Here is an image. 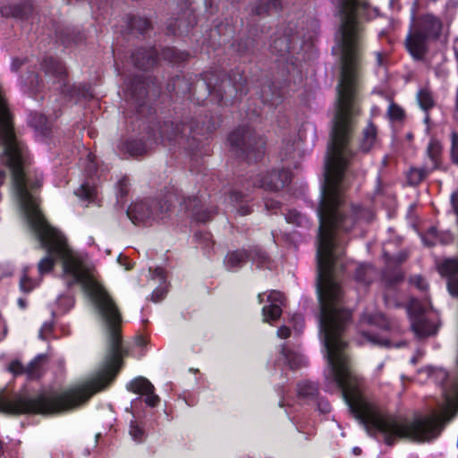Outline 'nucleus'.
<instances>
[{"label": "nucleus", "mask_w": 458, "mask_h": 458, "mask_svg": "<svg viewBox=\"0 0 458 458\" xmlns=\"http://www.w3.org/2000/svg\"><path fill=\"white\" fill-rule=\"evenodd\" d=\"M292 320L295 323L296 331L299 333L301 330L304 324L303 318L301 315H295L293 316Z\"/></svg>", "instance_id": "43"}, {"label": "nucleus", "mask_w": 458, "mask_h": 458, "mask_svg": "<svg viewBox=\"0 0 458 458\" xmlns=\"http://www.w3.org/2000/svg\"><path fill=\"white\" fill-rule=\"evenodd\" d=\"M238 212L242 216H245L250 213V209L248 206H241L240 208L238 209Z\"/></svg>", "instance_id": "48"}, {"label": "nucleus", "mask_w": 458, "mask_h": 458, "mask_svg": "<svg viewBox=\"0 0 458 458\" xmlns=\"http://www.w3.org/2000/svg\"><path fill=\"white\" fill-rule=\"evenodd\" d=\"M402 278H403V276L401 274H396L393 280L388 279V278H386V280H388L390 283H394V282H398V281L402 280Z\"/></svg>", "instance_id": "53"}, {"label": "nucleus", "mask_w": 458, "mask_h": 458, "mask_svg": "<svg viewBox=\"0 0 458 458\" xmlns=\"http://www.w3.org/2000/svg\"><path fill=\"white\" fill-rule=\"evenodd\" d=\"M165 294V290L164 287L157 288L153 291L151 299L155 302L160 301Z\"/></svg>", "instance_id": "38"}, {"label": "nucleus", "mask_w": 458, "mask_h": 458, "mask_svg": "<svg viewBox=\"0 0 458 458\" xmlns=\"http://www.w3.org/2000/svg\"><path fill=\"white\" fill-rule=\"evenodd\" d=\"M293 167H294L295 169H298V168L300 167V162H299V161L295 162V163L293 164Z\"/></svg>", "instance_id": "61"}, {"label": "nucleus", "mask_w": 458, "mask_h": 458, "mask_svg": "<svg viewBox=\"0 0 458 458\" xmlns=\"http://www.w3.org/2000/svg\"><path fill=\"white\" fill-rule=\"evenodd\" d=\"M155 274L160 278V280H164V271L162 268H157L155 270Z\"/></svg>", "instance_id": "51"}, {"label": "nucleus", "mask_w": 458, "mask_h": 458, "mask_svg": "<svg viewBox=\"0 0 458 458\" xmlns=\"http://www.w3.org/2000/svg\"><path fill=\"white\" fill-rule=\"evenodd\" d=\"M411 282L420 290L427 288V284L421 276H416L411 279Z\"/></svg>", "instance_id": "39"}, {"label": "nucleus", "mask_w": 458, "mask_h": 458, "mask_svg": "<svg viewBox=\"0 0 458 458\" xmlns=\"http://www.w3.org/2000/svg\"><path fill=\"white\" fill-rule=\"evenodd\" d=\"M417 99L423 110H428L434 106L432 93L428 89H421L417 94Z\"/></svg>", "instance_id": "26"}, {"label": "nucleus", "mask_w": 458, "mask_h": 458, "mask_svg": "<svg viewBox=\"0 0 458 458\" xmlns=\"http://www.w3.org/2000/svg\"><path fill=\"white\" fill-rule=\"evenodd\" d=\"M377 276V270L369 264L360 265L356 268L355 280L363 285H369Z\"/></svg>", "instance_id": "19"}, {"label": "nucleus", "mask_w": 458, "mask_h": 458, "mask_svg": "<svg viewBox=\"0 0 458 458\" xmlns=\"http://www.w3.org/2000/svg\"><path fill=\"white\" fill-rule=\"evenodd\" d=\"M162 55L165 59L174 63L184 61L187 57V54L180 52L174 48L164 49L162 52Z\"/></svg>", "instance_id": "29"}, {"label": "nucleus", "mask_w": 458, "mask_h": 458, "mask_svg": "<svg viewBox=\"0 0 458 458\" xmlns=\"http://www.w3.org/2000/svg\"><path fill=\"white\" fill-rule=\"evenodd\" d=\"M361 335H362L364 342H368L374 345H378V346H384V347L391 346V344H390L389 340H387V339H385V338H382L377 335H374L372 334L366 333V332L362 333Z\"/></svg>", "instance_id": "31"}, {"label": "nucleus", "mask_w": 458, "mask_h": 458, "mask_svg": "<svg viewBox=\"0 0 458 458\" xmlns=\"http://www.w3.org/2000/svg\"><path fill=\"white\" fill-rule=\"evenodd\" d=\"M442 396L426 417L413 420L384 415L362 393L361 382L356 374H328L327 379L338 389L352 413L369 434L380 435L386 445L400 439L418 442L437 437L458 408V374H441Z\"/></svg>", "instance_id": "1"}, {"label": "nucleus", "mask_w": 458, "mask_h": 458, "mask_svg": "<svg viewBox=\"0 0 458 458\" xmlns=\"http://www.w3.org/2000/svg\"><path fill=\"white\" fill-rule=\"evenodd\" d=\"M306 360L304 357L296 352L288 351V369L297 370L305 367Z\"/></svg>", "instance_id": "28"}, {"label": "nucleus", "mask_w": 458, "mask_h": 458, "mask_svg": "<svg viewBox=\"0 0 458 458\" xmlns=\"http://www.w3.org/2000/svg\"><path fill=\"white\" fill-rule=\"evenodd\" d=\"M423 241L428 246H433L437 242L443 244H446L452 241V236L450 234L440 236L435 228H431L428 230L427 235L423 238Z\"/></svg>", "instance_id": "23"}, {"label": "nucleus", "mask_w": 458, "mask_h": 458, "mask_svg": "<svg viewBox=\"0 0 458 458\" xmlns=\"http://www.w3.org/2000/svg\"><path fill=\"white\" fill-rule=\"evenodd\" d=\"M279 405H280L281 407H283V406H284V401H280V402H279Z\"/></svg>", "instance_id": "63"}, {"label": "nucleus", "mask_w": 458, "mask_h": 458, "mask_svg": "<svg viewBox=\"0 0 458 458\" xmlns=\"http://www.w3.org/2000/svg\"><path fill=\"white\" fill-rule=\"evenodd\" d=\"M385 302H386V304L388 307H391V306H396L397 307V306H399L397 303L391 301L387 295L385 296Z\"/></svg>", "instance_id": "52"}, {"label": "nucleus", "mask_w": 458, "mask_h": 458, "mask_svg": "<svg viewBox=\"0 0 458 458\" xmlns=\"http://www.w3.org/2000/svg\"><path fill=\"white\" fill-rule=\"evenodd\" d=\"M286 173L284 170L272 171L261 176L254 182V185L270 191H278L284 187Z\"/></svg>", "instance_id": "12"}, {"label": "nucleus", "mask_w": 458, "mask_h": 458, "mask_svg": "<svg viewBox=\"0 0 458 458\" xmlns=\"http://www.w3.org/2000/svg\"><path fill=\"white\" fill-rule=\"evenodd\" d=\"M47 361V356L46 354H39L29 363L27 368H24L20 360H14L10 362L8 372H34L35 370L42 369Z\"/></svg>", "instance_id": "16"}, {"label": "nucleus", "mask_w": 458, "mask_h": 458, "mask_svg": "<svg viewBox=\"0 0 458 458\" xmlns=\"http://www.w3.org/2000/svg\"><path fill=\"white\" fill-rule=\"evenodd\" d=\"M88 160H89V164L87 165V172L91 174H93L95 171H96V165H95V160H94V156L92 154H89L88 155Z\"/></svg>", "instance_id": "41"}, {"label": "nucleus", "mask_w": 458, "mask_h": 458, "mask_svg": "<svg viewBox=\"0 0 458 458\" xmlns=\"http://www.w3.org/2000/svg\"><path fill=\"white\" fill-rule=\"evenodd\" d=\"M430 171H433V170L429 169V167L428 165L425 167H422V168L411 169L408 174L409 182L411 184H418L428 175V174Z\"/></svg>", "instance_id": "27"}, {"label": "nucleus", "mask_w": 458, "mask_h": 458, "mask_svg": "<svg viewBox=\"0 0 458 458\" xmlns=\"http://www.w3.org/2000/svg\"><path fill=\"white\" fill-rule=\"evenodd\" d=\"M127 389L135 394L146 395V403L148 405L154 407L159 402L157 395L153 394V385L143 377H137L127 385Z\"/></svg>", "instance_id": "11"}, {"label": "nucleus", "mask_w": 458, "mask_h": 458, "mask_svg": "<svg viewBox=\"0 0 458 458\" xmlns=\"http://www.w3.org/2000/svg\"><path fill=\"white\" fill-rule=\"evenodd\" d=\"M52 330V325L49 323H46L43 325L39 331V337L45 339L44 332H50Z\"/></svg>", "instance_id": "45"}, {"label": "nucleus", "mask_w": 458, "mask_h": 458, "mask_svg": "<svg viewBox=\"0 0 458 458\" xmlns=\"http://www.w3.org/2000/svg\"><path fill=\"white\" fill-rule=\"evenodd\" d=\"M43 68L48 83H52L63 94L72 95L73 87L66 81V72L62 63L52 57L47 58L44 60Z\"/></svg>", "instance_id": "7"}, {"label": "nucleus", "mask_w": 458, "mask_h": 458, "mask_svg": "<svg viewBox=\"0 0 458 458\" xmlns=\"http://www.w3.org/2000/svg\"><path fill=\"white\" fill-rule=\"evenodd\" d=\"M206 81L207 79H203L202 81H198L197 87H206L209 94H216L217 97H220L221 100L227 101L229 98H232L238 93H240L241 95L245 93L242 82L234 81L233 85L232 86L231 80H224L221 85L223 93H221L220 89H217L216 87H211L210 82L208 83Z\"/></svg>", "instance_id": "10"}, {"label": "nucleus", "mask_w": 458, "mask_h": 458, "mask_svg": "<svg viewBox=\"0 0 458 458\" xmlns=\"http://www.w3.org/2000/svg\"><path fill=\"white\" fill-rule=\"evenodd\" d=\"M60 39L62 40V43L64 44V45H70L71 43V39L70 38H60ZM72 41H74L75 43L79 42V41H81L82 40V38L81 37L79 39H74V38H72Z\"/></svg>", "instance_id": "49"}, {"label": "nucleus", "mask_w": 458, "mask_h": 458, "mask_svg": "<svg viewBox=\"0 0 458 458\" xmlns=\"http://www.w3.org/2000/svg\"><path fill=\"white\" fill-rule=\"evenodd\" d=\"M232 198H233L237 201L241 198V194L238 192H234L233 193Z\"/></svg>", "instance_id": "58"}, {"label": "nucleus", "mask_w": 458, "mask_h": 458, "mask_svg": "<svg viewBox=\"0 0 458 458\" xmlns=\"http://www.w3.org/2000/svg\"><path fill=\"white\" fill-rule=\"evenodd\" d=\"M38 119L37 122H33L34 123V125L36 128L38 129H41V130H44L46 129V124H47V119L44 115H38V117H36Z\"/></svg>", "instance_id": "42"}, {"label": "nucleus", "mask_w": 458, "mask_h": 458, "mask_svg": "<svg viewBox=\"0 0 458 458\" xmlns=\"http://www.w3.org/2000/svg\"><path fill=\"white\" fill-rule=\"evenodd\" d=\"M384 58H385V55L383 54H381V53L377 54V62L378 65L384 64Z\"/></svg>", "instance_id": "50"}, {"label": "nucleus", "mask_w": 458, "mask_h": 458, "mask_svg": "<svg viewBox=\"0 0 458 458\" xmlns=\"http://www.w3.org/2000/svg\"><path fill=\"white\" fill-rule=\"evenodd\" d=\"M128 97L134 100L135 104L141 108L143 98L147 95L146 82L138 79L127 85Z\"/></svg>", "instance_id": "17"}, {"label": "nucleus", "mask_w": 458, "mask_h": 458, "mask_svg": "<svg viewBox=\"0 0 458 458\" xmlns=\"http://www.w3.org/2000/svg\"><path fill=\"white\" fill-rule=\"evenodd\" d=\"M429 40L420 30L413 28L406 37L405 47L414 59L421 60L428 52Z\"/></svg>", "instance_id": "8"}, {"label": "nucleus", "mask_w": 458, "mask_h": 458, "mask_svg": "<svg viewBox=\"0 0 458 458\" xmlns=\"http://www.w3.org/2000/svg\"><path fill=\"white\" fill-rule=\"evenodd\" d=\"M278 0H259L252 9V13L257 15H263L271 9H277Z\"/></svg>", "instance_id": "25"}, {"label": "nucleus", "mask_w": 458, "mask_h": 458, "mask_svg": "<svg viewBox=\"0 0 458 458\" xmlns=\"http://www.w3.org/2000/svg\"><path fill=\"white\" fill-rule=\"evenodd\" d=\"M134 342L138 346H144L147 344V340L141 335H137L134 339Z\"/></svg>", "instance_id": "46"}, {"label": "nucleus", "mask_w": 458, "mask_h": 458, "mask_svg": "<svg viewBox=\"0 0 458 458\" xmlns=\"http://www.w3.org/2000/svg\"><path fill=\"white\" fill-rule=\"evenodd\" d=\"M258 298H259V301L261 302L262 301V294H259Z\"/></svg>", "instance_id": "62"}, {"label": "nucleus", "mask_w": 458, "mask_h": 458, "mask_svg": "<svg viewBox=\"0 0 458 458\" xmlns=\"http://www.w3.org/2000/svg\"><path fill=\"white\" fill-rule=\"evenodd\" d=\"M362 322L371 325V326H377L378 327L384 328V329H389L390 328V323L388 320L385 318V316L381 313H364L361 318Z\"/></svg>", "instance_id": "21"}, {"label": "nucleus", "mask_w": 458, "mask_h": 458, "mask_svg": "<svg viewBox=\"0 0 458 458\" xmlns=\"http://www.w3.org/2000/svg\"><path fill=\"white\" fill-rule=\"evenodd\" d=\"M387 115L391 120L400 121L404 116V111L401 106L394 103H391L387 110Z\"/></svg>", "instance_id": "33"}, {"label": "nucleus", "mask_w": 458, "mask_h": 458, "mask_svg": "<svg viewBox=\"0 0 458 458\" xmlns=\"http://www.w3.org/2000/svg\"><path fill=\"white\" fill-rule=\"evenodd\" d=\"M298 216V215L293 213V211H288V216H287L288 223L292 222V216Z\"/></svg>", "instance_id": "54"}, {"label": "nucleus", "mask_w": 458, "mask_h": 458, "mask_svg": "<svg viewBox=\"0 0 458 458\" xmlns=\"http://www.w3.org/2000/svg\"><path fill=\"white\" fill-rule=\"evenodd\" d=\"M276 334L279 338L285 339L286 338V327L282 326L281 327H279Z\"/></svg>", "instance_id": "47"}, {"label": "nucleus", "mask_w": 458, "mask_h": 458, "mask_svg": "<svg viewBox=\"0 0 458 458\" xmlns=\"http://www.w3.org/2000/svg\"><path fill=\"white\" fill-rule=\"evenodd\" d=\"M129 434L131 438L136 442H141L144 439V430L140 427L136 421H131L130 424Z\"/></svg>", "instance_id": "32"}, {"label": "nucleus", "mask_w": 458, "mask_h": 458, "mask_svg": "<svg viewBox=\"0 0 458 458\" xmlns=\"http://www.w3.org/2000/svg\"><path fill=\"white\" fill-rule=\"evenodd\" d=\"M129 25L132 30H137L140 33L148 30L150 26L149 21L147 19L135 16L131 18Z\"/></svg>", "instance_id": "30"}, {"label": "nucleus", "mask_w": 458, "mask_h": 458, "mask_svg": "<svg viewBox=\"0 0 458 458\" xmlns=\"http://www.w3.org/2000/svg\"><path fill=\"white\" fill-rule=\"evenodd\" d=\"M246 258V251H233L226 255L225 259V265L228 270H233L235 267H241L245 262ZM248 258L251 259L254 262H257L258 267H260L263 263L268 261V258L266 253L257 249L251 250Z\"/></svg>", "instance_id": "9"}, {"label": "nucleus", "mask_w": 458, "mask_h": 458, "mask_svg": "<svg viewBox=\"0 0 458 458\" xmlns=\"http://www.w3.org/2000/svg\"><path fill=\"white\" fill-rule=\"evenodd\" d=\"M295 156L301 157V152H300L299 148L294 149V156H293V157H295Z\"/></svg>", "instance_id": "59"}, {"label": "nucleus", "mask_w": 458, "mask_h": 458, "mask_svg": "<svg viewBox=\"0 0 458 458\" xmlns=\"http://www.w3.org/2000/svg\"><path fill=\"white\" fill-rule=\"evenodd\" d=\"M265 206L267 209L276 211L280 207V202L273 199H266Z\"/></svg>", "instance_id": "40"}, {"label": "nucleus", "mask_w": 458, "mask_h": 458, "mask_svg": "<svg viewBox=\"0 0 458 458\" xmlns=\"http://www.w3.org/2000/svg\"><path fill=\"white\" fill-rule=\"evenodd\" d=\"M38 285L37 283L32 281L28 277L27 272L23 275V276L20 280V288L24 293H30Z\"/></svg>", "instance_id": "34"}, {"label": "nucleus", "mask_w": 458, "mask_h": 458, "mask_svg": "<svg viewBox=\"0 0 458 458\" xmlns=\"http://www.w3.org/2000/svg\"><path fill=\"white\" fill-rule=\"evenodd\" d=\"M229 140L233 146L246 153L250 159L251 153L254 159H258L263 154L265 141L249 128L237 129L231 133Z\"/></svg>", "instance_id": "5"}, {"label": "nucleus", "mask_w": 458, "mask_h": 458, "mask_svg": "<svg viewBox=\"0 0 458 458\" xmlns=\"http://www.w3.org/2000/svg\"><path fill=\"white\" fill-rule=\"evenodd\" d=\"M377 142V129L374 124L369 123L363 130L360 149L368 152Z\"/></svg>", "instance_id": "20"}, {"label": "nucleus", "mask_w": 458, "mask_h": 458, "mask_svg": "<svg viewBox=\"0 0 458 458\" xmlns=\"http://www.w3.org/2000/svg\"><path fill=\"white\" fill-rule=\"evenodd\" d=\"M271 47L273 51L276 52L279 55H284L286 47L284 38H280L276 39Z\"/></svg>", "instance_id": "37"}, {"label": "nucleus", "mask_w": 458, "mask_h": 458, "mask_svg": "<svg viewBox=\"0 0 458 458\" xmlns=\"http://www.w3.org/2000/svg\"><path fill=\"white\" fill-rule=\"evenodd\" d=\"M282 298L283 294L278 292H273L267 296L269 305L264 306L262 310L265 322L272 323L280 318L282 314Z\"/></svg>", "instance_id": "13"}, {"label": "nucleus", "mask_w": 458, "mask_h": 458, "mask_svg": "<svg viewBox=\"0 0 458 458\" xmlns=\"http://www.w3.org/2000/svg\"><path fill=\"white\" fill-rule=\"evenodd\" d=\"M407 311L411 317V328L419 337H425L436 333L435 325L425 317L427 308L420 301L411 300Z\"/></svg>", "instance_id": "6"}, {"label": "nucleus", "mask_w": 458, "mask_h": 458, "mask_svg": "<svg viewBox=\"0 0 458 458\" xmlns=\"http://www.w3.org/2000/svg\"><path fill=\"white\" fill-rule=\"evenodd\" d=\"M415 29L420 30L429 39H437L442 30V22L437 17L427 14L422 17L420 21L414 26Z\"/></svg>", "instance_id": "14"}, {"label": "nucleus", "mask_w": 458, "mask_h": 458, "mask_svg": "<svg viewBox=\"0 0 458 458\" xmlns=\"http://www.w3.org/2000/svg\"><path fill=\"white\" fill-rule=\"evenodd\" d=\"M193 25V21L186 20L184 17L176 19L174 23H170L167 27L168 30L173 34L187 33Z\"/></svg>", "instance_id": "24"}, {"label": "nucleus", "mask_w": 458, "mask_h": 458, "mask_svg": "<svg viewBox=\"0 0 458 458\" xmlns=\"http://www.w3.org/2000/svg\"><path fill=\"white\" fill-rule=\"evenodd\" d=\"M451 157L454 163L458 165V133H451Z\"/></svg>", "instance_id": "35"}, {"label": "nucleus", "mask_w": 458, "mask_h": 458, "mask_svg": "<svg viewBox=\"0 0 458 458\" xmlns=\"http://www.w3.org/2000/svg\"><path fill=\"white\" fill-rule=\"evenodd\" d=\"M186 210L191 209L192 215L196 220L205 223L210 219L213 211L200 210L199 200L197 198H189L187 200L184 199L183 203Z\"/></svg>", "instance_id": "18"}, {"label": "nucleus", "mask_w": 458, "mask_h": 458, "mask_svg": "<svg viewBox=\"0 0 458 458\" xmlns=\"http://www.w3.org/2000/svg\"><path fill=\"white\" fill-rule=\"evenodd\" d=\"M175 198L170 194L162 200L150 199L134 203L127 210V216L134 225H151L155 221L164 220L169 216L170 204Z\"/></svg>", "instance_id": "3"}, {"label": "nucleus", "mask_w": 458, "mask_h": 458, "mask_svg": "<svg viewBox=\"0 0 458 458\" xmlns=\"http://www.w3.org/2000/svg\"><path fill=\"white\" fill-rule=\"evenodd\" d=\"M353 453H354L355 454H359L360 453V449L359 447H354V448H353Z\"/></svg>", "instance_id": "60"}, {"label": "nucleus", "mask_w": 458, "mask_h": 458, "mask_svg": "<svg viewBox=\"0 0 458 458\" xmlns=\"http://www.w3.org/2000/svg\"><path fill=\"white\" fill-rule=\"evenodd\" d=\"M287 178H288V180L290 179V173L289 172H288Z\"/></svg>", "instance_id": "64"}, {"label": "nucleus", "mask_w": 458, "mask_h": 458, "mask_svg": "<svg viewBox=\"0 0 458 458\" xmlns=\"http://www.w3.org/2000/svg\"><path fill=\"white\" fill-rule=\"evenodd\" d=\"M75 194L84 199H90L93 197V189L88 184H82L75 192Z\"/></svg>", "instance_id": "36"}, {"label": "nucleus", "mask_w": 458, "mask_h": 458, "mask_svg": "<svg viewBox=\"0 0 458 458\" xmlns=\"http://www.w3.org/2000/svg\"><path fill=\"white\" fill-rule=\"evenodd\" d=\"M18 303H19V306H20L21 308H22V309H24V308H25V306H26L25 301H24V300H22V299H19Z\"/></svg>", "instance_id": "55"}, {"label": "nucleus", "mask_w": 458, "mask_h": 458, "mask_svg": "<svg viewBox=\"0 0 458 458\" xmlns=\"http://www.w3.org/2000/svg\"><path fill=\"white\" fill-rule=\"evenodd\" d=\"M307 391L302 390L300 386V394L302 395L313 394L316 392V387L313 385H307Z\"/></svg>", "instance_id": "44"}, {"label": "nucleus", "mask_w": 458, "mask_h": 458, "mask_svg": "<svg viewBox=\"0 0 458 458\" xmlns=\"http://www.w3.org/2000/svg\"><path fill=\"white\" fill-rule=\"evenodd\" d=\"M116 374H95L77 381L59 394L27 398L0 389V411L4 413H54L76 409L86 404L97 393L107 388Z\"/></svg>", "instance_id": "2"}, {"label": "nucleus", "mask_w": 458, "mask_h": 458, "mask_svg": "<svg viewBox=\"0 0 458 458\" xmlns=\"http://www.w3.org/2000/svg\"><path fill=\"white\" fill-rule=\"evenodd\" d=\"M441 145L439 142L436 140H432L429 142L428 148H427V155L431 162L429 165V169L435 170L438 166V159L441 155Z\"/></svg>", "instance_id": "22"}, {"label": "nucleus", "mask_w": 458, "mask_h": 458, "mask_svg": "<svg viewBox=\"0 0 458 458\" xmlns=\"http://www.w3.org/2000/svg\"><path fill=\"white\" fill-rule=\"evenodd\" d=\"M180 132L178 125L171 122H165L162 126H158V136L156 135L154 129L151 130L148 140V143L142 140H130L125 144L126 151L134 157L141 156L148 151L153 143H157L160 140L161 143L165 140H172Z\"/></svg>", "instance_id": "4"}, {"label": "nucleus", "mask_w": 458, "mask_h": 458, "mask_svg": "<svg viewBox=\"0 0 458 458\" xmlns=\"http://www.w3.org/2000/svg\"><path fill=\"white\" fill-rule=\"evenodd\" d=\"M12 65H13V69L17 70L19 68V66L21 65V64L17 60H15V61H13Z\"/></svg>", "instance_id": "56"}, {"label": "nucleus", "mask_w": 458, "mask_h": 458, "mask_svg": "<svg viewBox=\"0 0 458 458\" xmlns=\"http://www.w3.org/2000/svg\"><path fill=\"white\" fill-rule=\"evenodd\" d=\"M157 57V51L153 48L139 49L132 55V62L140 69H148L155 64Z\"/></svg>", "instance_id": "15"}, {"label": "nucleus", "mask_w": 458, "mask_h": 458, "mask_svg": "<svg viewBox=\"0 0 458 458\" xmlns=\"http://www.w3.org/2000/svg\"><path fill=\"white\" fill-rule=\"evenodd\" d=\"M406 259V255L405 254H400L399 258H398V262L401 263L403 261H404Z\"/></svg>", "instance_id": "57"}]
</instances>
